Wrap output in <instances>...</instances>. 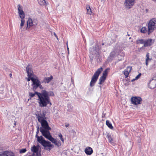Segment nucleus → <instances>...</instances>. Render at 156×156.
Instances as JSON below:
<instances>
[{
  "label": "nucleus",
  "instance_id": "obj_9",
  "mask_svg": "<svg viewBox=\"0 0 156 156\" xmlns=\"http://www.w3.org/2000/svg\"><path fill=\"white\" fill-rule=\"evenodd\" d=\"M135 1V0H125L124 5L126 8L129 9L134 5Z\"/></svg>",
  "mask_w": 156,
  "mask_h": 156
},
{
  "label": "nucleus",
  "instance_id": "obj_7",
  "mask_svg": "<svg viewBox=\"0 0 156 156\" xmlns=\"http://www.w3.org/2000/svg\"><path fill=\"white\" fill-rule=\"evenodd\" d=\"M31 81L33 82L32 84L33 86V90L35 91L40 85L41 82L37 76H34V78H32L31 79Z\"/></svg>",
  "mask_w": 156,
  "mask_h": 156
},
{
  "label": "nucleus",
  "instance_id": "obj_1",
  "mask_svg": "<svg viewBox=\"0 0 156 156\" xmlns=\"http://www.w3.org/2000/svg\"><path fill=\"white\" fill-rule=\"evenodd\" d=\"M29 94L30 98L33 97L35 94L38 96V100L39 101V105L40 107H46L48 104L49 103L51 104L50 99L48 96V93L46 91H43L41 93L35 92L34 93L29 92Z\"/></svg>",
  "mask_w": 156,
  "mask_h": 156
},
{
  "label": "nucleus",
  "instance_id": "obj_32",
  "mask_svg": "<svg viewBox=\"0 0 156 156\" xmlns=\"http://www.w3.org/2000/svg\"><path fill=\"white\" fill-rule=\"evenodd\" d=\"M132 68L131 66H128L126 69V70L128 71L129 72H130L131 71V70Z\"/></svg>",
  "mask_w": 156,
  "mask_h": 156
},
{
  "label": "nucleus",
  "instance_id": "obj_34",
  "mask_svg": "<svg viewBox=\"0 0 156 156\" xmlns=\"http://www.w3.org/2000/svg\"><path fill=\"white\" fill-rule=\"evenodd\" d=\"M54 144H55V145L57 146L58 147H59L61 145L60 142L59 141L57 142V140L56 141V142H55Z\"/></svg>",
  "mask_w": 156,
  "mask_h": 156
},
{
  "label": "nucleus",
  "instance_id": "obj_3",
  "mask_svg": "<svg viewBox=\"0 0 156 156\" xmlns=\"http://www.w3.org/2000/svg\"><path fill=\"white\" fill-rule=\"evenodd\" d=\"M147 34L150 35L156 29V18L151 19L147 23Z\"/></svg>",
  "mask_w": 156,
  "mask_h": 156
},
{
  "label": "nucleus",
  "instance_id": "obj_30",
  "mask_svg": "<svg viewBox=\"0 0 156 156\" xmlns=\"http://www.w3.org/2000/svg\"><path fill=\"white\" fill-rule=\"evenodd\" d=\"M141 75V73H140L137 76L135 77V79H133L132 80V81H133L135 80H137L140 78Z\"/></svg>",
  "mask_w": 156,
  "mask_h": 156
},
{
  "label": "nucleus",
  "instance_id": "obj_39",
  "mask_svg": "<svg viewBox=\"0 0 156 156\" xmlns=\"http://www.w3.org/2000/svg\"><path fill=\"white\" fill-rule=\"evenodd\" d=\"M33 23L35 24V25H36L37 23V20H34L33 21Z\"/></svg>",
  "mask_w": 156,
  "mask_h": 156
},
{
  "label": "nucleus",
  "instance_id": "obj_24",
  "mask_svg": "<svg viewBox=\"0 0 156 156\" xmlns=\"http://www.w3.org/2000/svg\"><path fill=\"white\" fill-rule=\"evenodd\" d=\"M140 32L143 33H145L147 32V29L146 27H143L140 29Z\"/></svg>",
  "mask_w": 156,
  "mask_h": 156
},
{
  "label": "nucleus",
  "instance_id": "obj_29",
  "mask_svg": "<svg viewBox=\"0 0 156 156\" xmlns=\"http://www.w3.org/2000/svg\"><path fill=\"white\" fill-rule=\"evenodd\" d=\"M108 138V140L109 142L111 143H112V141L113 140V139L112 138L111 136L110 135H107Z\"/></svg>",
  "mask_w": 156,
  "mask_h": 156
},
{
  "label": "nucleus",
  "instance_id": "obj_20",
  "mask_svg": "<svg viewBox=\"0 0 156 156\" xmlns=\"http://www.w3.org/2000/svg\"><path fill=\"white\" fill-rule=\"evenodd\" d=\"M146 56V58L145 60V64L147 66L148 65V62L151 61V59L149 58V54L148 53H147Z\"/></svg>",
  "mask_w": 156,
  "mask_h": 156
},
{
  "label": "nucleus",
  "instance_id": "obj_6",
  "mask_svg": "<svg viewBox=\"0 0 156 156\" xmlns=\"http://www.w3.org/2000/svg\"><path fill=\"white\" fill-rule=\"evenodd\" d=\"M41 124L43 128L40 127V130L42 134V133H44V134H46L45 133L49 132V130L51 129V128L49 126L47 121H44Z\"/></svg>",
  "mask_w": 156,
  "mask_h": 156
},
{
  "label": "nucleus",
  "instance_id": "obj_37",
  "mask_svg": "<svg viewBox=\"0 0 156 156\" xmlns=\"http://www.w3.org/2000/svg\"><path fill=\"white\" fill-rule=\"evenodd\" d=\"M155 62H154L153 63V64L151 66V69H153L155 67Z\"/></svg>",
  "mask_w": 156,
  "mask_h": 156
},
{
  "label": "nucleus",
  "instance_id": "obj_17",
  "mask_svg": "<svg viewBox=\"0 0 156 156\" xmlns=\"http://www.w3.org/2000/svg\"><path fill=\"white\" fill-rule=\"evenodd\" d=\"M0 156H14L13 154L10 151L4 152L2 154H0Z\"/></svg>",
  "mask_w": 156,
  "mask_h": 156
},
{
  "label": "nucleus",
  "instance_id": "obj_14",
  "mask_svg": "<svg viewBox=\"0 0 156 156\" xmlns=\"http://www.w3.org/2000/svg\"><path fill=\"white\" fill-rule=\"evenodd\" d=\"M99 47L98 45H96L95 47L90 48V53L92 54H96L98 53L99 51Z\"/></svg>",
  "mask_w": 156,
  "mask_h": 156
},
{
  "label": "nucleus",
  "instance_id": "obj_21",
  "mask_svg": "<svg viewBox=\"0 0 156 156\" xmlns=\"http://www.w3.org/2000/svg\"><path fill=\"white\" fill-rule=\"evenodd\" d=\"M106 77L102 76L100 77L99 79V84L101 85V84L102 83H103L106 79Z\"/></svg>",
  "mask_w": 156,
  "mask_h": 156
},
{
  "label": "nucleus",
  "instance_id": "obj_26",
  "mask_svg": "<svg viewBox=\"0 0 156 156\" xmlns=\"http://www.w3.org/2000/svg\"><path fill=\"white\" fill-rule=\"evenodd\" d=\"M109 69V68L106 69L103 72L102 76L106 77V76H107L108 73V71Z\"/></svg>",
  "mask_w": 156,
  "mask_h": 156
},
{
  "label": "nucleus",
  "instance_id": "obj_22",
  "mask_svg": "<svg viewBox=\"0 0 156 156\" xmlns=\"http://www.w3.org/2000/svg\"><path fill=\"white\" fill-rule=\"evenodd\" d=\"M39 4L41 5H45L46 3L45 0H38Z\"/></svg>",
  "mask_w": 156,
  "mask_h": 156
},
{
  "label": "nucleus",
  "instance_id": "obj_36",
  "mask_svg": "<svg viewBox=\"0 0 156 156\" xmlns=\"http://www.w3.org/2000/svg\"><path fill=\"white\" fill-rule=\"evenodd\" d=\"M34 76H32L31 77H28V78H27V80L28 81H29L30 80H31V79L32 78H34Z\"/></svg>",
  "mask_w": 156,
  "mask_h": 156
},
{
  "label": "nucleus",
  "instance_id": "obj_44",
  "mask_svg": "<svg viewBox=\"0 0 156 156\" xmlns=\"http://www.w3.org/2000/svg\"><path fill=\"white\" fill-rule=\"evenodd\" d=\"M67 51H68V54H69V49L68 48V47H67Z\"/></svg>",
  "mask_w": 156,
  "mask_h": 156
},
{
  "label": "nucleus",
  "instance_id": "obj_23",
  "mask_svg": "<svg viewBox=\"0 0 156 156\" xmlns=\"http://www.w3.org/2000/svg\"><path fill=\"white\" fill-rule=\"evenodd\" d=\"M38 148L35 146H34L32 148H31V151L34 153H37L38 151Z\"/></svg>",
  "mask_w": 156,
  "mask_h": 156
},
{
  "label": "nucleus",
  "instance_id": "obj_49",
  "mask_svg": "<svg viewBox=\"0 0 156 156\" xmlns=\"http://www.w3.org/2000/svg\"><path fill=\"white\" fill-rule=\"evenodd\" d=\"M14 125H16V122L15 121V123H14Z\"/></svg>",
  "mask_w": 156,
  "mask_h": 156
},
{
  "label": "nucleus",
  "instance_id": "obj_45",
  "mask_svg": "<svg viewBox=\"0 0 156 156\" xmlns=\"http://www.w3.org/2000/svg\"><path fill=\"white\" fill-rule=\"evenodd\" d=\"M69 126V124H66L65 125V126L66 127H68Z\"/></svg>",
  "mask_w": 156,
  "mask_h": 156
},
{
  "label": "nucleus",
  "instance_id": "obj_12",
  "mask_svg": "<svg viewBox=\"0 0 156 156\" xmlns=\"http://www.w3.org/2000/svg\"><path fill=\"white\" fill-rule=\"evenodd\" d=\"M155 41L154 39H148L144 41V47H146L150 46L153 44Z\"/></svg>",
  "mask_w": 156,
  "mask_h": 156
},
{
  "label": "nucleus",
  "instance_id": "obj_47",
  "mask_svg": "<svg viewBox=\"0 0 156 156\" xmlns=\"http://www.w3.org/2000/svg\"><path fill=\"white\" fill-rule=\"evenodd\" d=\"M66 45H67V47H68V42H67V43H66Z\"/></svg>",
  "mask_w": 156,
  "mask_h": 156
},
{
  "label": "nucleus",
  "instance_id": "obj_35",
  "mask_svg": "<svg viewBox=\"0 0 156 156\" xmlns=\"http://www.w3.org/2000/svg\"><path fill=\"white\" fill-rule=\"evenodd\" d=\"M26 151V149H23L20 150V153H25Z\"/></svg>",
  "mask_w": 156,
  "mask_h": 156
},
{
  "label": "nucleus",
  "instance_id": "obj_38",
  "mask_svg": "<svg viewBox=\"0 0 156 156\" xmlns=\"http://www.w3.org/2000/svg\"><path fill=\"white\" fill-rule=\"evenodd\" d=\"M152 80H156V73L154 75Z\"/></svg>",
  "mask_w": 156,
  "mask_h": 156
},
{
  "label": "nucleus",
  "instance_id": "obj_33",
  "mask_svg": "<svg viewBox=\"0 0 156 156\" xmlns=\"http://www.w3.org/2000/svg\"><path fill=\"white\" fill-rule=\"evenodd\" d=\"M58 136L60 138V139L63 142H64V139L63 138H62V134L60 133L58 135Z\"/></svg>",
  "mask_w": 156,
  "mask_h": 156
},
{
  "label": "nucleus",
  "instance_id": "obj_18",
  "mask_svg": "<svg viewBox=\"0 0 156 156\" xmlns=\"http://www.w3.org/2000/svg\"><path fill=\"white\" fill-rule=\"evenodd\" d=\"M148 86L150 89H153L156 87V83L151 80L148 84Z\"/></svg>",
  "mask_w": 156,
  "mask_h": 156
},
{
  "label": "nucleus",
  "instance_id": "obj_42",
  "mask_svg": "<svg viewBox=\"0 0 156 156\" xmlns=\"http://www.w3.org/2000/svg\"><path fill=\"white\" fill-rule=\"evenodd\" d=\"M36 155L37 156H39L40 155V153H38L37 152V153H36Z\"/></svg>",
  "mask_w": 156,
  "mask_h": 156
},
{
  "label": "nucleus",
  "instance_id": "obj_4",
  "mask_svg": "<svg viewBox=\"0 0 156 156\" xmlns=\"http://www.w3.org/2000/svg\"><path fill=\"white\" fill-rule=\"evenodd\" d=\"M17 9L18 10V13L21 19V23L20 24V29L22 30L25 23L24 18H25V15L24 12L23 10V7L22 6L19 4L17 5Z\"/></svg>",
  "mask_w": 156,
  "mask_h": 156
},
{
  "label": "nucleus",
  "instance_id": "obj_46",
  "mask_svg": "<svg viewBox=\"0 0 156 156\" xmlns=\"http://www.w3.org/2000/svg\"><path fill=\"white\" fill-rule=\"evenodd\" d=\"M54 95V94L53 92H51V95L53 96Z\"/></svg>",
  "mask_w": 156,
  "mask_h": 156
},
{
  "label": "nucleus",
  "instance_id": "obj_51",
  "mask_svg": "<svg viewBox=\"0 0 156 156\" xmlns=\"http://www.w3.org/2000/svg\"><path fill=\"white\" fill-rule=\"evenodd\" d=\"M79 23H80V21H79Z\"/></svg>",
  "mask_w": 156,
  "mask_h": 156
},
{
  "label": "nucleus",
  "instance_id": "obj_48",
  "mask_svg": "<svg viewBox=\"0 0 156 156\" xmlns=\"http://www.w3.org/2000/svg\"><path fill=\"white\" fill-rule=\"evenodd\" d=\"M9 75H10V77H11V76H12V74H11V73H10V74H9Z\"/></svg>",
  "mask_w": 156,
  "mask_h": 156
},
{
  "label": "nucleus",
  "instance_id": "obj_52",
  "mask_svg": "<svg viewBox=\"0 0 156 156\" xmlns=\"http://www.w3.org/2000/svg\"><path fill=\"white\" fill-rule=\"evenodd\" d=\"M131 39V37H130L129 38V39Z\"/></svg>",
  "mask_w": 156,
  "mask_h": 156
},
{
  "label": "nucleus",
  "instance_id": "obj_19",
  "mask_svg": "<svg viewBox=\"0 0 156 156\" xmlns=\"http://www.w3.org/2000/svg\"><path fill=\"white\" fill-rule=\"evenodd\" d=\"M53 76H51L50 77H45L44 79V82L45 83H49L53 79Z\"/></svg>",
  "mask_w": 156,
  "mask_h": 156
},
{
  "label": "nucleus",
  "instance_id": "obj_15",
  "mask_svg": "<svg viewBox=\"0 0 156 156\" xmlns=\"http://www.w3.org/2000/svg\"><path fill=\"white\" fill-rule=\"evenodd\" d=\"M35 25L33 23V21L30 18H29L27 21V27L26 29H29L31 27Z\"/></svg>",
  "mask_w": 156,
  "mask_h": 156
},
{
  "label": "nucleus",
  "instance_id": "obj_16",
  "mask_svg": "<svg viewBox=\"0 0 156 156\" xmlns=\"http://www.w3.org/2000/svg\"><path fill=\"white\" fill-rule=\"evenodd\" d=\"M84 151L85 153L88 155H90L93 153L92 148L89 147H86Z\"/></svg>",
  "mask_w": 156,
  "mask_h": 156
},
{
  "label": "nucleus",
  "instance_id": "obj_27",
  "mask_svg": "<svg viewBox=\"0 0 156 156\" xmlns=\"http://www.w3.org/2000/svg\"><path fill=\"white\" fill-rule=\"evenodd\" d=\"M106 124L108 126V127L110 129H113V126H112L111 123H110L108 121V120L106 121Z\"/></svg>",
  "mask_w": 156,
  "mask_h": 156
},
{
  "label": "nucleus",
  "instance_id": "obj_50",
  "mask_svg": "<svg viewBox=\"0 0 156 156\" xmlns=\"http://www.w3.org/2000/svg\"><path fill=\"white\" fill-rule=\"evenodd\" d=\"M127 36H129V34H127Z\"/></svg>",
  "mask_w": 156,
  "mask_h": 156
},
{
  "label": "nucleus",
  "instance_id": "obj_13",
  "mask_svg": "<svg viewBox=\"0 0 156 156\" xmlns=\"http://www.w3.org/2000/svg\"><path fill=\"white\" fill-rule=\"evenodd\" d=\"M26 72L27 74L28 77H31L32 76H35L33 73L32 69L30 66L28 65L26 68Z\"/></svg>",
  "mask_w": 156,
  "mask_h": 156
},
{
  "label": "nucleus",
  "instance_id": "obj_10",
  "mask_svg": "<svg viewBox=\"0 0 156 156\" xmlns=\"http://www.w3.org/2000/svg\"><path fill=\"white\" fill-rule=\"evenodd\" d=\"M45 133L46 134H44V133H42V135L45 138L51 141L52 143L55 144L56 140L55 139L52 137L50 134V132H47Z\"/></svg>",
  "mask_w": 156,
  "mask_h": 156
},
{
  "label": "nucleus",
  "instance_id": "obj_28",
  "mask_svg": "<svg viewBox=\"0 0 156 156\" xmlns=\"http://www.w3.org/2000/svg\"><path fill=\"white\" fill-rule=\"evenodd\" d=\"M86 9L87 10V13L91 15L92 12L89 6H87L86 7Z\"/></svg>",
  "mask_w": 156,
  "mask_h": 156
},
{
  "label": "nucleus",
  "instance_id": "obj_8",
  "mask_svg": "<svg viewBox=\"0 0 156 156\" xmlns=\"http://www.w3.org/2000/svg\"><path fill=\"white\" fill-rule=\"evenodd\" d=\"M131 101L133 104L137 105L141 103L142 99L139 97H133L131 99Z\"/></svg>",
  "mask_w": 156,
  "mask_h": 156
},
{
  "label": "nucleus",
  "instance_id": "obj_2",
  "mask_svg": "<svg viewBox=\"0 0 156 156\" xmlns=\"http://www.w3.org/2000/svg\"><path fill=\"white\" fill-rule=\"evenodd\" d=\"M39 128L38 127L37 128L36 134L35 136L37 138V141L45 147H53V146L51 144L50 142L46 141L44 139L42 136H38L37 134L39 133Z\"/></svg>",
  "mask_w": 156,
  "mask_h": 156
},
{
  "label": "nucleus",
  "instance_id": "obj_41",
  "mask_svg": "<svg viewBox=\"0 0 156 156\" xmlns=\"http://www.w3.org/2000/svg\"><path fill=\"white\" fill-rule=\"evenodd\" d=\"M39 88L41 89H43V87L42 86V85H41V83H40V85H39Z\"/></svg>",
  "mask_w": 156,
  "mask_h": 156
},
{
  "label": "nucleus",
  "instance_id": "obj_40",
  "mask_svg": "<svg viewBox=\"0 0 156 156\" xmlns=\"http://www.w3.org/2000/svg\"><path fill=\"white\" fill-rule=\"evenodd\" d=\"M105 115H106V114L104 113V112H103L102 115V118H105Z\"/></svg>",
  "mask_w": 156,
  "mask_h": 156
},
{
  "label": "nucleus",
  "instance_id": "obj_11",
  "mask_svg": "<svg viewBox=\"0 0 156 156\" xmlns=\"http://www.w3.org/2000/svg\"><path fill=\"white\" fill-rule=\"evenodd\" d=\"M45 115L43 113V114H41L40 112H39L36 115L37 118L38 122L41 123L45 121L44 119L45 117Z\"/></svg>",
  "mask_w": 156,
  "mask_h": 156
},
{
  "label": "nucleus",
  "instance_id": "obj_25",
  "mask_svg": "<svg viewBox=\"0 0 156 156\" xmlns=\"http://www.w3.org/2000/svg\"><path fill=\"white\" fill-rule=\"evenodd\" d=\"M144 41L143 39H139L136 41V43L137 44H144Z\"/></svg>",
  "mask_w": 156,
  "mask_h": 156
},
{
  "label": "nucleus",
  "instance_id": "obj_5",
  "mask_svg": "<svg viewBox=\"0 0 156 156\" xmlns=\"http://www.w3.org/2000/svg\"><path fill=\"white\" fill-rule=\"evenodd\" d=\"M102 71V67H101L100 68L98 69L94 73L91 78V80L90 83V86L91 87L93 86L94 85V83L97 81L99 75L100 74Z\"/></svg>",
  "mask_w": 156,
  "mask_h": 156
},
{
  "label": "nucleus",
  "instance_id": "obj_31",
  "mask_svg": "<svg viewBox=\"0 0 156 156\" xmlns=\"http://www.w3.org/2000/svg\"><path fill=\"white\" fill-rule=\"evenodd\" d=\"M129 73V72H128V71L126 70L124 71V73L126 76V78H127L128 77Z\"/></svg>",
  "mask_w": 156,
  "mask_h": 156
},
{
  "label": "nucleus",
  "instance_id": "obj_43",
  "mask_svg": "<svg viewBox=\"0 0 156 156\" xmlns=\"http://www.w3.org/2000/svg\"><path fill=\"white\" fill-rule=\"evenodd\" d=\"M54 35H55V36L56 37L57 39V40H58V37L57 36L56 34L55 33H54Z\"/></svg>",
  "mask_w": 156,
  "mask_h": 156
}]
</instances>
